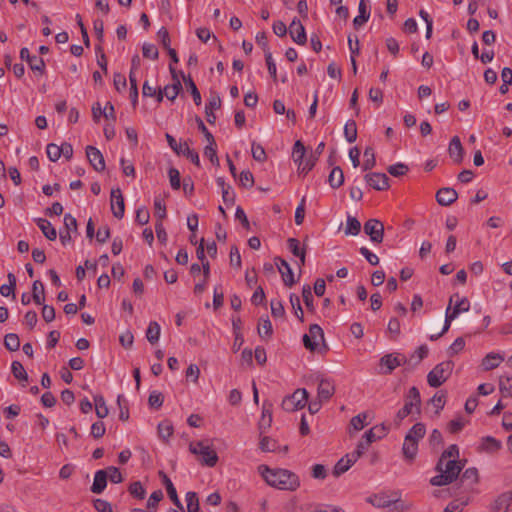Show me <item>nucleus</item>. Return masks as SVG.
Masks as SVG:
<instances>
[{
  "instance_id": "obj_10",
  "label": "nucleus",
  "mask_w": 512,
  "mask_h": 512,
  "mask_svg": "<svg viewBox=\"0 0 512 512\" xmlns=\"http://www.w3.org/2000/svg\"><path fill=\"white\" fill-rule=\"evenodd\" d=\"M364 232L375 243H381L384 238V225L378 219H369L364 224Z\"/></svg>"
},
{
  "instance_id": "obj_59",
  "label": "nucleus",
  "mask_w": 512,
  "mask_h": 512,
  "mask_svg": "<svg viewBox=\"0 0 512 512\" xmlns=\"http://www.w3.org/2000/svg\"><path fill=\"white\" fill-rule=\"evenodd\" d=\"M367 417L368 414L366 412L360 413L351 419L350 424L356 431L362 430L367 425Z\"/></svg>"
},
{
  "instance_id": "obj_20",
  "label": "nucleus",
  "mask_w": 512,
  "mask_h": 512,
  "mask_svg": "<svg viewBox=\"0 0 512 512\" xmlns=\"http://www.w3.org/2000/svg\"><path fill=\"white\" fill-rule=\"evenodd\" d=\"M458 198L456 190L450 187H444L437 191L436 200L441 206H449L453 204Z\"/></svg>"
},
{
  "instance_id": "obj_3",
  "label": "nucleus",
  "mask_w": 512,
  "mask_h": 512,
  "mask_svg": "<svg viewBox=\"0 0 512 512\" xmlns=\"http://www.w3.org/2000/svg\"><path fill=\"white\" fill-rule=\"evenodd\" d=\"M421 396L417 387L413 386L409 389L408 394L405 397L404 406L398 410L395 416V424L399 426L401 422L413 412L415 408L416 413L420 414Z\"/></svg>"
},
{
  "instance_id": "obj_50",
  "label": "nucleus",
  "mask_w": 512,
  "mask_h": 512,
  "mask_svg": "<svg viewBox=\"0 0 512 512\" xmlns=\"http://www.w3.org/2000/svg\"><path fill=\"white\" fill-rule=\"evenodd\" d=\"M128 491L131 496L139 500L144 499L146 495V491L140 481L132 482L128 487Z\"/></svg>"
},
{
  "instance_id": "obj_58",
  "label": "nucleus",
  "mask_w": 512,
  "mask_h": 512,
  "mask_svg": "<svg viewBox=\"0 0 512 512\" xmlns=\"http://www.w3.org/2000/svg\"><path fill=\"white\" fill-rule=\"evenodd\" d=\"M204 155L209 158L211 163L215 166H219V159L216 152V142L214 141V144L208 143L207 146L204 148Z\"/></svg>"
},
{
  "instance_id": "obj_40",
  "label": "nucleus",
  "mask_w": 512,
  "mask_h": 512,
  "mask_svg": "<svg viewBox=\"0 0 512 512\" xmlns=\"http://www.w3.org/2000/svg\"><path fill=\"white\" fill-rule=\"evenodd\" d=\"M258 334L261 338H270L273 334L271 321L268 318H261L258 324Z\"/></svg>"
},
{
  "instance_id": "obj_18",
  "label": "nucleus",
  "mask_w": 512,
  "mask_h": 512,
  "mask_svg": "<svg viewBox=\"0 0 512 512\" xmlns=\"http://www.w3.org/2000/svg\"><path fill=\"white\" fill-rule=\"evenodd\" d=\"M512 512V490L500 494L491 506V512Z\"/></svg>"
},
{
  "instance_id": "obj_26",
  "label": "nucleus",
  "mask_w": 512,
  "mask_h": 512,
  "mask_svg": "<svg viewBox=\"0 0 512 512\" xmlns=\"http://www.w3.org/2000/svg\"><path fill=\"white\" fill-rule=\"evenodd\" d=\"M221 107V100L219 96H213L209 99L208 103L205 106L206 119L208 123L214 124L216 121V116L213 113L214 110H217Z\"/></svg>"
},
{
  "instance_id": "obj_45",
  "label": "nucleus",
  "mask_w": 512,
  "mask_h": 512,
  "mask_svg": "<svg viewBox=\"0 0 512 512\" xmlns=\"http://www.w3.org/2000/svg\"><path fill=\"white\" fill-rule=\"evenodd\" d=\"M364 163H363V170H371L376 165V158L375 153L372 147H366L364 150Z\"/></svg>"
},
{
  "instance_id": "obj_46",
  "label": "nucleus",
  "mask_w": 512,
  "mask_h": 512,
  "mask_svg": "<svg viewBox=\"0 0 512 512\" xmlns=\"http://www.w3.org/2000/svg\"><path fill=\"white\" fill-rule=\"evenodd\" d=\"M187 512H200L199 499L195 492L186 493Z\"/></svg>"
},
{
  "instance_id": "obj_56",
  "label": "nucleus",
  "mask_w": 512,
  "mask_h": 512,
  "mask_svg": "<svg viewBox=\"0 0 512 512\" xmlns=\"http://www.w3.org/2000/svg\"><path fill=\"white\" fill-rule=\"evenodd\" d=\"M28 65L32 71L39 72L40 74L44 73L45 62L41 57L33 55L31 59H29Z\"/></svg>"
},
{
  "instance_id": "obj_33",
  "label": "nucleus",
  "mask_w": 512,
  "mask_h": 512,
  "mask_svg": "<svg viewBox=\"0 0 512 512\" xmlns=\"http://www.w3.org/2000/svg\"><path fill=\"white\" fill-rule=\"evenodd\" d=\"M461 482L473 486L479 481V473L475 467L467 468L461 475Z\"/></svg>"
},
{
  "instance_id": "obj_60",
  "label": "nucleus",
  "mask_w": 512,
  "mask_h": 512,
  "mask_svg": "<svg viewBox=\"0 0 512 512\" xmlns=\"http://www.w3.org/2000/svg\"><path fill=\"white\" fill-rule=\"evenodd\" d=\"M387 171L394 177H400L405 175L409 171V167L404 163H397L394 165H390Z\"/></svg>"
},
{
  "instance_id": "obj_53",
  "label": "nucleus",
  "mask_w": 512,
  "mask_h": 512,
  "mask_svg": "<svg viewBox=\"0 0 512 512\" xmlns=\"http://www.w3.org/2000/svg\"><path fill=\"white\" fill-rule=\"evenodd\" d=\"M290 303L294 309L295 316L299 319L300 322L304 321V313L301 307L300 298L296 294L290 295Z\"/></svg>"
},
{
  "instance_id": "obj_47",
  "label": "nucleus",
  "mask_w": 512,
  "mask_h": 512,
  "mask_svg": "<svg viewBox=\"0 0 512 512\" xmlns=\"http://www.w3.org/2000/svg\"><path fill=\"white\" fill-rule=\"evenodd\" d=\"M426 429L423 423H416L412 426V428L408 431L406 436H410L411 440H415L418 442L425 435Z\"/></svg>"
},
{
  "instance_id": "obj_1",
  "label": "nucleus",
  "mask_w": 512,
  "mask_h": 512,
  "mask_svg": "<svg viewBox=\"0 0 512 512\" xmlns=\"http://www.w3.org/2000/svg\"><path fill=\"white\" fill-rule=\"evenodd\" d=\"M258 471L265 482L274 488L295 491L300 486L299 477L287 469H270L267 465L258 466Z\"/></svg>"
},
{
  "instance_id": "obj_22",
  "label": "nucleus",
  "mask_w": 512,
  "mask_h": 512,
  "mask_svg": "<svg viewBox=\"0 0 512 512\" xmlns=\"http://www.w3.org/2000/svg\"><path fill=\"white\" fill-rule=\"evenodd\" d=\"M108 479V471L106 470H98L94 475V481L91 486V492L95 494H100L104 491L107 486Z\"/></svg>"
},
{
  "instance_id": "obj_48",
  "label": "nucleus",
  "mask_w": 512,
  "mask_h": 512,
  "mask_svg": "<svg viewBox=\"0 0 512 512\" xmlns=\"http://www.w3.org/2000/svg\"><path fill=\"white\" fill-rule=\"evenodd\" d=\"M11 371L13 376L19 381H27L28 374L23 365L19 361H13L11 364Z\"/></svg>"
},
{
  "instance_id": "obj_52",
  "label": "nucleus",
  "mask_w": 512,
  "mask_h": 512,
  "mask_svg": "<svg viewBox=\"0 0 512 512\" xmlns=\"http://www.w3.org/2000/svg\"><path fill=\"white\" fill-rule=\"evenodd\" d=\"M482 448L487 451H497L501 448V442L491 436L482 439Z\"/></svg>"
},
{
  "instance_id": "obj_25",
  "label": "nucleus",
  "mask_w": 512,
  "mask_h": 512,
  "mask_svg": "<svg viewBox=\"0 0 512 512\" xmlns=\"http://www.w3.org/2000/svg\"><path fill=\"white\" fill-rule=\"evenodd\" d=\"M402 452L406 460L412 462L418 452V442L411 440L410 436H405Z\"/></svg>"
},
{
  "instance_id": "obj_11",
  "label": "nucleus",
  "mask_w": 512,
  "mask_h": 512,
  "mask_svg": "<svg viewBox=\"0 0 512 512\" xmlns=\"http://www.w3.org/2000/svg\"><path fill=\"white\" fill-rule=\"evenodd\" d=\"M406 362V357L399 353L386 354L380 358V366L386 367L383 374H390L394 369Z\"/></svg>"
},
{
  "instance_id": "obj_44",
  "label": "nucleus",
  "mask_w": 512,
  "mask_h": 512,
  "mask_svg": "<svg viewBox=\"0 0 512 512\" xmlns=\"http://www.w3.org/2000/svg\"><path fill=\"white\" fill-rule=\"evenodd\" d=\"M344 135L346 140L349 143H353L357 139V125L354 120H349L346 122L344 127Z\"/></svg>"
},
{
  "instance_id": "obj_64",
  "label": "nucleus",
  "mask_w": 512,
  "mask_h": 512,
  "mask_svg": "<svg viewBox=\"0 0 512 512\" xmlns=\"http://www.w3.org/2000/svg\"><path fill=\"white\" fill-rule=\"evenodd\" d=\"M259 448L263 452H273L277 448L276 441L272 440L271 438H269L267 436H264L261 438V440L259 442Z\"/></svg>"
},
{
  "instance_id": "obj_55",
  "label": "nucleus",
  "mask_w": 512,
  "mask_h": 512,
  "mask_svg": "<svg viewBox=\"0 0 512 512\" xmlns=\"http://www.w3.org/2000/svg\"><path fill=\"white\" fill-rule=\"evenodd\" d=\"M164 401V396L161 392L152 391L148 398V404L153 409H159Z\"/></svg>"
},
{
  "instance_id": "obj_14",
  "label": "nucleus",
  "mask_w": 512,
  "mask_h": 512,
  "mask_svg": "<svg viewBox=\"0 0 512 512\" xmlns=\"http://www.w3.org/2000/svg\"><path fill=\"white\" fill-rule=\"evenodd\" d=\"M86 156L91 166L98 172L105 169V160L103 154L94 146L86 147Z\"/></svg>"
},
{
  "instance_id": "obj_62",
  "label": "nucleus",
  "mask_w": 512,
  "mask_h": 512,
  "mask_svg": "<svg viewBox=\"0 0 512 512\" xmlns=\"http://www.w3.org/2000/svg\"><path fill=\"white\" fill-rule=\"evenodd\" d=\"M142 53L145 58L157 60L159 57L158 49L155 45L150 43H144L142 46Z\"/></svg>"
},
{
  "instance_id": "obj_61",
  "label": "nucleus",
  "mask_w": 512,
  "mask_h": 512,
  "mask_svg": "<svg viewBox=\"0 0 512 512\" xmlns=\"http://www.w3.org/2000/svg\"><path fill=\"white\" fill-rule=\"evenodd\" d=\"M317 161L318 159L311 154L306 158L304 157L303 164L301 166H298V172L307 174L309 171L313 169Z\"/></svg>"
},
{
  "instance_id": "obj_7",
  "label": "nucleus",
  "mask_w": 512,
  "mask_h": 512,
  "mask_svg": "<svg viewBox=\"0 0 512 512\" xmlns=\"http://www.w3.org/2000/svg\"><path fill=\"white\" fill-rule=\"evenodd\" d=\"M197 446H201V450H198L197 447L191 443L189 445V451L192 454L201 456L200 462L202 465L214 467L218 462L217 453L210 446L205 445L203 441H198Z\"/></svg>"
},
{
  "instance_id": "obj_9",
  "label": "nucleus",
  "mask_w": 512,
  "mask_h": 512,
  "mask_svg": "<svg viewBox=\"0 0 512 512\" xmlns=\"http://www.w3.org/2000/svg\"><path fill=\"white\" fill-rule=\"evenodd\" d=\"M318 340L324 342L323 329L318 324H312L309 327V334L303 336V344L306 349L314 352L318 346Z\"/></svg>"
},
{
  "instance_id": "obj_54",
  "label": "nucleus",
  "mask_w": 512,
  "mask_h": 512,
  "mask_svg": "<svg viewBox=\"0 0 512 512\" xmlns=\"http://www.w3.org/2000/svg\"><path fill=\"white\" fill-rule=\"evenodd\" d=\"M302 298L304 301L305 306L307 309L311 312L314 311V304H313V295L312 290L309 285H304L302 288Z\"/></svg>"
},
{
  "instance_id": "obj_24",
  "label": "nucleus",
  "mask_w": 512,
  "mask_h": 512,
  "mask_svg": "<svg viewBox=\"0 0 512 512\" xmlns=\"http://www.w3.org/2000/svg\"><path fill=\"white\" fill-rule=\"evenodd\" d=\"M271 407H272V405L270 403L264 402L261 419L258 424L260 434H263L271 426V423H272Z\"/></svg>"
},
{
  "instance_id": "obj_36",
  "label": "nucleus",
  "mask_w": 512,
  "mask_h": 512,
  "mask_svg": "<svg viewBox=\"0 0 512 512\" xmlns=\"http://www.w3.org/2000/svg\"><path fill=\"white\" fill-rule=\"evenodd\" d=\"M94 403H95V411H96V415L100 418V419H103L105 417L108 416L109 414V409L106 405V402L103 398L102 395H95L94 396Z\"/></svg>"
},
{
  "instance_id": "obj_32",
  "label": "nucleus",
  "mask_w": 512,
  "mask_h": 512,
  "mask_svg": "<svg viewBox=\"0 0 512 512\" xmlns=\"http://www.w3.org/2000/svg\"><path fill=\"white\" fill-rule=\"evenodd\" d=\"M32 299L37 305H42L45 301L44 285L40 280H35L33 282Z\"/></svg>"
},
{
  "instance_id": "obj_42",
  "label": "nucleus",
  "mask_w": 512,
  "mask_h": 512,
  "mask_svg": "<svg viewBox=\"0 0 512 512\" xmlns=\"http://www.w3.org/2000/svg\"><path fill=\"white\" fill-rule=\"evenodd\" d=\"M174 432L173 425L171 422L165 420L158 424V434L161 439L167 441Z\"/></svg>"
},
{
  "instance_id": "obj_29",
  "label": "nucleus",
  "mask_w": 512,
  "mask_h": 512,
  "mask_svg": "<svg viewBox=\"0 0 512 512\" xmlns=\"http://www.w3.org/2000/svg\"><path fill=\"white\" fill-rule=\"evenodd\" d=\"M36 223L38 225V227L40 228V230L42 231V233L44 234V236L50 240V241H54L56 240L57 238V232H56V229L52 226V224L44 219V218H38L36 220Z\"/></svg>"
},
{
  "instance_id": "obj_41",
  "label": "nucleus",
  "mask_w": 512,
  "mask_h": 512,
  "mask_svg": "<svg viewBox=\"0 0 512 512\" xmlns=\"http://www.w3.org/2000/svg\"><path fill=\"white\" fill-rule=\"evenodd\" d=\"M499 389L503 397H512V377L501 376L499 379Z\"/></svg>"
},
{
  "instance_id": "obj_21",
  "label": "nucleus",
  "mask_w": 512,
  "mask_h": 512,
  "mask_svg": "<svg viewBox=\"0 0 512 512\" xmlns=\"http://www.w3.org/2000/svg\"><path fill=\"white\" fill-rule=\"evenodd\" d=\"M448 153L456 164H460L463 161L464 149L458 136H454L450 140Z\"/></svg>"
},
{
  "instance_id": "obj_28",
  "label": "nucleus",
  "mask_w": 512,
  "mask_h": 512,
  "mask_svg": "<svg viewBox=\"0 0 512 512\" xmlns=\"http://www.w3.org/2000/svg\"><path fill=\"white\" fill-rule=\"evenodd\" d=\"M504 360V357L499 353H489L482 360V367L485 371L492 370L497 368L501 362Z\"/></svg>"
},
{
  "instance_id": "obj_8",
  "label": "nucleus",
  "mask_w": 512,
  "mask_h": 512,
  "mask_svg": "<svg viewBox=\"0 0 512 512\" xmlns=\"http://www.w3.org/2000/svg\"><path fill=\"white\" fill-rule=\"evenodd\" d=\"M166 140L170 146V148L177 154V155H184L186 158H188L192 163H194L196 166H200V159L199 155L195 150H192L189 148L188 144L185 143H177L175 138L170 135L166 134Z\"/></svg>"
},
{
  "instance_id": "obj_6",
  "label": "nucleus",
  "mask_w": 512,
  "mask_h": 512,
  "mask_svg": "<svg viewBox=\"0 0 512 512\" xmlns=\"http://www.w3.org/2000/svg\"><path fill=\"white\" fill-rule=\"evenodd\" d=\"M308 392L306 389H297L290 396H287L282 401V408L285 411L293 412L305 407L308 400Z\"/></svg>"
},
{
  "instance_id": "obj_5",
  "label": "nucleus",
  "mask_w": 512,
  "mask_h": 512,
  "mask_svg": "<svg viewBox=\"0 0 512 512\" xmlns=\"http://www.w3.org/2000/svg\"><path fill=\"white\" fill-rule=\"evenodd\" d=\"M454 368L452 361H443L437 364L427 375V382L430 387L438 388L451 376Z\"/></svg>"
},
{
  "instance_id": "obj_17",
  "label": "nucleus",
  "mask_w": 512,
  "mask_h": 512,
  "mask_svg": "<svg viewBox=\"0 0 512 512\" xmlns=\"http://www.w3.org/2000/svg\"><path fill=\"white\" fill-rule=\"evenodd\" d=\"M275 264L282 275L283 282L286 286L292 287L295 284L293 271L288 262L280 257L275 258Z\"/></svg>"
},
{
  "instance_id": "obj_15",
  "label": "nucleus",
  "mask_w": 512,
  "mask_h": 512,
  "mask_svg": "<svg viewBox=\"0 0 512 512\" xmlns=\"http://www.w3.org/2000/svg\"><path fill=\"white\" fill-rule=\"evenodd\" d=\"M289 34L298 45H304L307 41L305 28L299 19L294 18L289 25Z\"/></svg>"
},
{
  "instance_id": "obj_19",
  "label": "nucleus",
  "mask_w": 512,
  "mask_h": 512,
  "mask_svg": "<svg viewBox=\"0 0 512 512\" xmlns=\"http://www.w3.org/2000/svg\"><path fill=\"white\" fill-rule=\"evenodd\" d=\"M335 393V384L330 379L322 378L319 381L317 396L320 401H328Z\"/></svg>"
},
{
  "instance_id": "obj_57",
  "label": "nucleus",
  "mask_w": 512,
  "mask_h": 512,
  "mask_svg": "<svg viewBox=\"0 0 512 512\" xmlns=\"http://www.w3.org/2000/svg\"><path fill=\"white\" fill-rule=\"evenodd\" d=\"M431 403L436 407V414H439L440 411L444 408L446 403V392L445 391H439L436 393L432 399Z\"/></svg>"
},
{
  "instance_id": "obj_4",
  "label": "nucleus",
  "mask_w": 512,
  "mask_h": 512,
  "mask_svg": "<svg viewBox=\"0 0 512 512\" xmlns=\"http://www.w3.org/2000/svg\"><path fill=\"white\" fill-rule=\"evenodd\" d=\"M470 309V302L466 297L460 298L458 294H454L449 299V305L445 313V324L443 332H447L450 328L451 321L460 313L467 312Z\"/></svg>"
},
{
  "instance_id": "obj_43",
  "label": "nucleus",
  "mask_w": 512,
  "mask_h": 512,
  "mask_svg": "<svg viewBox=\"0 0 512 512\" xmlns=\"http://www.w3.org/2000/svg\"><path fill=\"white\" fill-rule=\"evenodd\" d=\"M4 346L9 351H17L20 348V340L17 334L8 333L4 337Z\"/></svg>"
},
{
  "instance_id": "obj_31",
  "label": "nucleus",
  "mask_w": 512,
  "mask_h": 512,
  "mask_svg": "<svg viewBox=\"0 0 512 512\" xmlns=\"http://www.w3.org/2000/svg\"><path fill=\"white\" fill-rule=\"evenodd\" d=\"M328 182L330 186L334 189L339 188L340 186L343 185L344 174L343 170L339 166H336L331 170L328 176Z\"/></svg>"
},
{
  "instance_id": "obj_2",
  "label": "nucleus",
  "mask_w": 512,
  "mask_h": 512,
  "mask_svg": "<svg viewBox=\"0 0 512 512\" xmlns=\"http://www.w3.org/2000/svg\"><path fill=\"white\" fill-rule=\"evenodd\" d=\"M463 467L464 464H462L460 461H457L455 459H446V461L442 465V469L436 470L437 472H439V475H436L431 478V485L445 486L451 484L458 478Z\"/></svg>"
},
{
  "instance_id": "obj_12",
  "label": "nucleus",
  "mask_w": 512,
  "mask_h": 512,
  "mask_svg": "<svg viewBox=\"0 0 512 512\" xmlns=\"http://www.w3.org/2000/svg\"><path fill=\"white\" fill-rule=\"evenodd\" d=\"M111 211L117 219H122L124 216L125 203L120 188L111 190Z\"/></svg>"
},
{
  "instance_id": "obj_27",
  "label": "nucleus",
  "mask_w": 512,
  "mask_h": 512,
  "mask_svg": "<svg viewBox=\"0 0 512 512\" xmlns=\"http://www.w3.org/2000/svg\"><path fill=\"white\" fill-rule=\"evenodd\" d=\"M387 434V428L384 424L376 425L365 432L363 435L364 439H367V442L373 443L377 440L382 439Z\"/></svg>"
},
{
  "instance_id": "obj_63",
  "label": "nucleus",
  "mask_w": 512,
  "mask_h": 512,
  "mask_svg": "<svg viewBox=\"0 0 512 512\" xmlns=\"http://www.w3.org/2000/svg\"><path fill=\"white\" fill-rule=\"evenodd\" d=\"M271 314L274 318H282L285 316V309L281 301L271 300Z\"/></svg>"
},
{
  "instance_id": "obj_38",
  "label": "nucleus",
  "mask_w": 512,
  "mask_h": 512,
  "mask_svg": "<svg viewBox=\"0 0 512 512\" xmlns=\"http://www.w3.org/2000/svg\"><path fill=\"white\" fill-rule=\"evenodd\" d=\"M368 502L378 508H385L392 505L393 500L389 499L385 494H377L368 498Z\"/></svg>"
},
{
  "instance_id": "obj_37",
  "label": "nucleus",
  "mask_w": 512,
  "mask_h": 512,
  "mask_svg": "<svg viewBox=\"0 0 512 512\" xmlns=\"http://www.w3.org/2000/svg\"><path fill=\"white\" fill-rule=\"evenodd\" d=\"M160 337V325L156 321H151L146 331V338L151 344L158 342Z\"/></svg>"
},
{
  "instance_id": "obj_51",
  "label": "nucleus",
  "mask_w": 512,
  "mask_h": 512,
  "mask_svg": "<svg viewBox=\"0 0 512 512\" xmlns=\"http://www.w3.org/2000/svg\"><path fill=\"white\" fill-rule=\"evenodd\" d=\"M183 80H184L186 86L190 89L191 95L193 97L195 104L200 105L201 104V95H200V92H199L196 84L194 83L193 79L190 76H188L187 78L185 76H183Z\"/></svg>"
},
{
  "instance_id": "obj_35",
  "label": "nucleus",
  "mask_w": 512,
  "mask_h": 512,
  "mask_svg": "<svg viewBox=\"0 0 512 512\" xmlns=\"http://www.w3.org/2000/svg\"><path fill=\"white\" fill-rule=\"evenodd\" d=\"M305 153L306 148L304 144L300 140H297L293 146L292 157L294 162L297 163L298 166H301L303 164Z\"/></svg>"
},
{
  "instance_id": "obj_34",
  "label": "nucleus",
  "mask_w": 512,
  "mask_h": 512,
  "mask_svg": "<svg viewBox=\"0 0 512 512\" xmlns=\"http://www.w3.org/2000/svg\"><path fill=\"white\" fill-rule=\"evenodd\" d=\"M361 231V223L360 221L351 215L347 216L345 234L356 236Z\"/></svg>"
},
{
  "instance_id": "obj_16",
  "label": "nucleus",
  "mask_w": 512,
  "mask_h": 512,
  "mask_svg": "<svg viewBox=\"0 0 512 512\" xmlns=\"http://www.w3.org/2000/svg\"><path fill=\"white\" fill-rule=\"evenodd\" d=\"M158 475L161 478L162 483L165 486L167 494H168L169 498L171 499V501L174 503V505L178 509L183 510V505H182V503H181V501H180V499H179V497L177 495L176 488L174 487V485H173L172 481L170 480V478L162 470H160L158 472Z\"/></svg>"
},
{
  "instance_id": "obj_23",
  "label": "nucleus",
  "mask_w": 512,
  "mask_h": 512,
  "mask_svg": "<svg viewBox=\"0 0 512 512\" xmlns=\"http://www.w3.org/2000/svg\"><path fill=\"white\" fill-rule=\"evenodd\" d=\"M357 460L354 457H351V454L348 453L341 459L337 461L333 468V475L335 477H339L340 475L344 474L346 471L350 469V467L356 462Z\"/></svg>"
},
{
  "instance_id": "obj_13",
  "label": "nucleus",
  "mask_w": 512,
  "mask_h": 512,
  "mask_svg": "<svg viewBox=\"0 0 512 512\" xmlns=\"http://www.w3.org/2000/svg\"><path fill=\"white\" fill-rule=\"evenodd\" d=\"M365 180L372 188L383 191L389 188V177L385 173H369L365 175Z\"/></svg>"
},
{
  "instance_id": "obj_49",
  "label": "nucleus",
  "mask_w": 512,
  "mask_h": 512,
  "mask_svg": "<svg viewBox=\"0 0 512 512\" xmlns=\"http://www.w3.org/2000/svg\"><path fill=\"white\" fill-rule=\"evenodd\" d=\"M180 90H182V84L179 79H176V82L172 85H166L164 87V94L169 100L173 101L179 94Z\"/></svg>"
},
{
  "instance_id": "obj_30",
  "label": "nucleus",
  "mask_w": 512,
  "mask_h": 512,
  "mask_svg": "<svg viewBox=\"0 0 512 512\" xmlns=\"http://www.w3.org/2000/svg\"><path fill=\"white\" fill-rule=\"evenodd\" d=\"M455 459L459 458V448L456 444L450 445L440 456L438 463L436 465V470H441L443 463L446 459Z\"/></svg>"
},
{
  "instance_id": "obj_39",
  "label": "nucleus",
  "mask_w": 512,
  "mask_h": 512,
  "mask_svg": "<svg viewBox=\"0 0 512 512\" xmlns=\"http://www.w3.org/2000/svg\"><path fill=\"white\" fill-rule=\"evenodd\" d=\"M7 278L9 283L3 284L0 287V293L4 297H8L10 295H13V297H15L14 290L16 288V277L13 273H9L7 275Z\"/></svg>"
}]
</instances>
